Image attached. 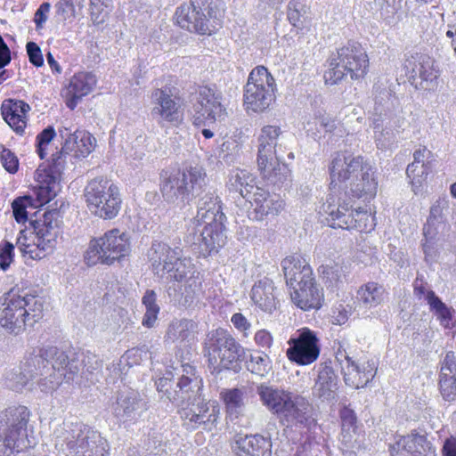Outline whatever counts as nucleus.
<instances>
[{
	"mask_svg": "<svg viewBox=\"0 0 456 456\" xmlns=\"http://www.w3.org/2000/svg\"><path fill=\"white\" fill-rule=\"evenodd\" d=\"M330 170L332 186L344 183L352 195L358 199L371 200L376 196L378 181L374 167L363 157L338 153Z\"/></svg>",
	"mask_w": 456,
	"mask_h": 456,
	"instance_id": "nucleus-1",
	"label": "nucleus"
},
{
	"mask_svg": "<svg viewBox=\"0 0 456 456\" xmlns=\"http://www.w3.org/2000/svg\"><path fill=\"white\" fill-rule=\"evenodd\" d=\"M283 135L280 126L267 125L261 128L257 136L256 162L262 177L273 185L289 181L290 170L281 162L280 151Z\"/></svg>",
	"mask_w": 456,
	"mask_h": 456,
	"instance_id": "nucleus-2",
	"label": "nucleus"
},
{
	"mask_svg": "<svg viewBox=\"0 0 456 456\" xmlns=\"http://www.w3.org/2000/svg\"><path fill=\"white\" fill-rule=\"evenodd\" d=\"M55 445L69 456H106L109 444L101 433L83 423L56 429Z\"/></svg>",
	"mask_w": 456,
	"mask_h": 456,
	"instance_id": "nucleus-3",
	"label": "nucleus"
},
{
	"mask_svg": "<svg viewBox=\"0 0 456 456\" xmlns=\"http://www.w3.org/2000/svg\"><path fill=\"white\" fill-rule=\"evenodd\" d=\"M395 101L389 90L374 86V107L370 118L379 147L394 142L395 133L403 131L407 123L402 110L395 108Z\"/></svg>",
	"mask_w": 456,
	"mask_h": 456,
	"instance_id": "nucleus-4",
	"label": "nucleus"
},
{
	"mask_svg": "<svg viewBox=\"0 0 456 456\" xmlns=\"http://www.w3.org/2000/svg\"><path fill=\"white\" fill-rule=\"evenodd\" d=\"M205 186L206 173L200 167L161 175L160 191L164 200L180 208L199 196Z\"/></svg>",
	"mask_w": 456,
	"mask_h": 456,
	"instance_id": "nucleus-5",
	"label": "nucleus"
},
{
	"mask_svg": "<svg viewBox=\"0 0 456 456\" xmlns=\"http://www.w3.org/2000/svg\"><path fill=\"white\" fill-rule=\"evenodd\" d=\"M328 69L324 73L327 84L335 85L347 75L351 79L363 78L368 72L369 58L362 45L348 41L333 52L327 60Z\"/></svg>",
	"mask_w": 456,
	"mask_h": 456,
	"instance_id": "nucleus-6",
	"label": "nucleus"
},
{
	"mask_svg": "<svg viewBox=\"0 0 456 456\" xmlns=\"http://www.w3.org/2000/svg\"><path fill=\"white\" fill-rule=\"evenodd\" d=\"M277 418L287 428H296L305 430L303 434L304 442L297 449L295 456H308V453H312L317 446V443L311 436L312 430L316 428V421L312 417L311 404L308 400L293 393Z\"/></svg>",
	"mask_w": 456,
	"mask_h": 456,
	"instance_id": "nucleus-7",
	"label": "nucleus"
},
{
	"mask_svg": "<svg viewBox=\"0 0 456 456\" xmlns=\"http://www.w3.org/2000/svg\"><path fill=\"white\" fill-rule=\"evenodd\" d=\"M27 407L19 406L0 413V456H15L28 448Z\"/></svg>",
	"mask_w": 456,
	"mask_h": 456,
	"instance_id": "nucleus-8",
	"label": "nucleus"
},
{
	"mask_svg": "<svg viewBox=\"0 0 456 456\" xmlns=\"http://www.w3.org/2000/svg\"><path fill=\"white\" fill-rule=\"evenodd\" d=\"M31 360L38 369L50 364L56 372L53 379H48L49 384L42 383V386L50 390L56 389L63 379L67 382L72 381L80 369L79 360L75 352L65 351L53 346L39 348L38 353Z\"/></svg>",
	"mask_w": 456,
	"mask_h": 456,
	"instance_id": "nucleus-9",
	"label": "nucleus"
},
{
	"mask_svg": "<svg viewBox=\"0 0 456 456\" xmlns=\"http://www.w3.org/2000/svg\"><path fill=\"white\" fill-rule=\"evenodd\" d=\"M85 197L88 209L101 218L112 219L120 210L119 189L108 179L91 180L86 187Z\"/></svg>",
	"mask_w": 456,
	"mask_h": 456,
	"instance_id": "nucleus-10",
	"label": "nucleus"
},
{
	"mask_svg": "<svg viewBox=\"0 0 456 456\" xmlns=\"http://www.w3.org/2000/svg\"><path fill=\"white\" fill-rule=\"evenodd\" d=\"M244 348L224 329L210 331L205 340L204 355L214 370L232 369Z\"/></svg>",
	"mask_w": 456,
	"mask_h": 456,
	"instance_id": "nucleus-11",
	"label": "nucleus"
},
{
	"mask_svg": "<svg viewBox=\"0 0 456 456\" xmlns=\"http://www.w3.org/2000/svg\"><path fill=\"white\" fill-rule=\"evenodd\" d=\"M130 252L129 238L118 229L106 232L102 236L91 240L86 259L89 265L97 263L112 265Z\"/></svg>",
	"mask_w": 456,
	"mask_h": 456,
	"instance_id": "nucleus-12",
	"label": "nucleus"
},
{
	"mask_svg": "<svg viewBox=\"0 0 456 456\" xmlns=\"http://www.w3.org/2000/svg\"><path fill=\"white\" fill-rule=\"evenodd\" d=\"M275 79L264 66L254 68L244 87V105L248 110L260 113L275 101Z\"/></svg>",
	"mask_w": 456,
	"mask_h": 456,
	"instance_id": "nucleus-13",
	"label": "nucleus"
},
{
	"mask_svg": "<svg viewBox=\"0 0 456 456\" xmlns=\"http://www.w3.org/2000/svg\"><path fill=\"white\" fill-rule=\"evenodd\" d=\"M188 404L180 411L183 426L190 431L202 428L211 430L217 423L220 407L216 401H205L200 394L196 400L187 401Z\"/></svg>",
	"mask_w": 456,
	"mask_h": 456,
	"instance_id": "nucleus-14",
	"label": "nucleus"
},
{
	"mask_svg": "<svg viewBox=\"0 0 456 456\" xmlns=\"http://www.w3.org/2000/svg\"><path fill=\"white\" fill-rule=\"evenodd\" d=\"M222 95L216 89L200 86L192 103V117L196 126H210L222 121L226 110L221 103Z\"/></svg>",
	"mask_w": 456,
	"mask_h": 456,
	"instance_id": "nucleus-15",
	"label": "nucleus"
},
{
	"mask_svg": "<svg viewBox=\"0 0 456 456\" xmlns=\"http://www.w3.org/2000/svg\"><path fill=\"white\" fill-rule=\"evenodd\" d=\"M403 68L410 83L417 89L432 91L437 86L439 71L433 58L421 53L408 55Z\"/></svg>",
	"mask_w": 456,
	"mask_h": 456,
	"instance_id": "nucleus-16",
	"label": "nucleus"
},
{
	"mask_svg": "<svg viewBox=\"0 0 456 456\" xmlns=\"http://www.w3.org/2000/svg\"><path fill=\"white\" fill-rule=\"evenodd\" d=\"M110 410L119 425L128 427L136 423L146 412L148 403L138 391L125 388L118 393Z\"/></svg>",
	"mask_w": 456,
	"mask_h": 456,
	"instance_id": "nucleus-17",
	"label": "nucleus"
},
{
	"mask_svg": "<svg viewBox=\"0 0 456 456\" xmlns=\"http://www.w3.org/2000/svg\"><path fill=\"white\" fill-rule=\"evenodd\" d=\"M288 345L289 348L286 350L288 359L301 366L314 362L321 353L316 333L306 327L298 329L290 337Z\"/></svg>",
	"mask_w": 456,
	"mask_h": 456,
	"instance_id": "nucleus-18",
	"label": "nucleus"
},
{
	"mask_svg": "<svg viewBox=\"0 0 456 456\" xmlns=\"http://www.w3.org/2000/svg\"><path fill=\"white\" fill-rule=\"evenodd\" d=\"M151 116L161 126H178L183 120V110L178 99L168 87L157 88L151 93Z\"/></svg>",
	"mask_w": 456,
	"mask_h": 456,
	"instance_id": "nucleus-19",
	"label": "nucleus"
},
{
	"mask_svg": "<svg viewBox=\"0 0 456 456\" xmlns=\"http://www.w3.org/2000/svg\"><path fill=\"white\" fill-rule=\"evenodd\" d=\"M225 220L202 223V229L192 227L193 243L199 244L204 254L216 253L226 243Z\"/></svg>",
	"mask_w": 456,
	"mask_h": 456,
	"instance_id": "nucleus-20",
	"label": "nucleus"
},
{
	"mask_svg": "<svg viewBox=\"0 0 456 456\" xmlns=\"http://www.w3.org/2000/svg\"><path fill=\"white\" fill-rule=\"evenodd\" d=\"M177 24L190 32L210 35L216 30L215 20L207 19L206 15L192 3L181 4L175 12Z\"/></svg>",
	"mask_w": 456,
	"mask_h": 456,
	"instance_id": "nucleus-21",
	"label": "nucleus"
},
{
	"mask_svg": "<svg viewBox=\"0 0 456 456\" xmlns=\"http://www.w3.org/2000/svg\"><path fill=\"white\" fill-rule=\"evenodd\" d=\"M182 252L183 250L179 247L171 248L165 242L153 241L148 250V258L152 272L159 277H164L167 271L173 268L172 264L180 259Z\"/></svg>",
	"mask_w": 456,
	"mask_h": 456,
	"instance_id": "nucleus-22",
	"label": "nucleus"
},
{
	"mask_svg": "<svg viewBox=\"0 0 456 456\" xmlns=\"http://www.w3.org/2000/svg\"><path fill=\"white\" fill-rule=\"evenodd\" d=\"M59 134L63 140V149L73 152L77 159L86 158L96 145L95 138L87 131L61 126Z\"/></svg>",
	"mask_w": 456,
	"mask_h": 456,
	"instance_id": "nucleus-23",
	"label": "nucleus"
},
{
	"mask_svg": "<svg viewBox=\"0 0 456 456\" xmlns=\"http://www.w3.org/2000/svg\"><path fill=\"white\" fill-rule=\"evenodd\" d=\"M61 175L56 174L51 167H39L35 174L37 184L33 188L37 200H32L30 195V208H37L52 200L55 195L54 189Z\"/></svg>",
	"mask_w": 456,
	"mask_h": 456,
	"instance_id": "nucleus-24",
	"label": "nucleus"
},
{
	"mask_svg": "<svg viewBox=\"0 0 456 456\" xmlns=\"http://www.w3.org/2000/svg\"><path fill=\"white\" fill-rule=\"evenodd\" d=\"M248 202L252 208V219L257 221L263 220L268 215L276 216L284 208V202L278 194H271L261 187L256 189Z\"/></svg>",
	"mask_w": 456,
	"mask_h": 456,
	"instance_id": "nucleus-25",
	"label": "nucleus"
},
{
	"mask_svg": "<svg viewBox=\"0 0 456 456\" xmlns=\"http://www.w3.org/2000/svg\"><path fill=\"white\" fill-rule=\"evenodd\" d=\"M290 288L293 289L290 293L291 300L298 308L304 311L321 308L324 297L315 280Z\"/></svg>",
	"mask_w": 456,
	"mask_h": 456,
	"instance_id": "nucleus-26",
	"label": "nucleus"
},
{
	"mask_svg": "<svg viewBox=\"0 0 456 456\" xmlns=\"http://www.w3.org/2000/svg\"><path fill=\"white\" fill-rule=\"evenodd\" d=\"M222 211L221 201L215 191H208L200 198L197 206V215L191 220L194 229L200 227L202 223L225 220Z\"/></svg>",
	"mask_w": 456,
	"mask_h": 456,
	"instance_id": "nucleus-27",
	"label": "nucleus"
},
{
	"mask_svg": "<svg viewBox=\"0 0 456 456\" xmlns=\"http://www.w3.org/2000/svg\"><path fill=\"white\" fill-rule=\"evenodd\" d=\"M338 379L330 362H322L318 366V376L314 387V393L322 401L333 402L337 398Z\"/></svg>",
	"mask_w": 456,
	"mask_h": 456,
	"instance_id": "nucleus-28",
	"label": "nucleus"
},
{
	"mask_svg": "<svg viewBox=\"0 0 456 456\" xmlns=\"http://www.w3.org/2000/svg\"><path fill=\"white\" fill-rule=\"evenodd\" d=\"M322 210L330 216L328 222L331 227L348 230L354 211L351 200L339 199L336 203L335 198L330 195L322 206Z\"/></svg>",
	"mask_w": 456,
	"mask_h": 456,
	"instance_id": "nucleus-29",
	"label": "nucleus"
},
{
	"mask_svg": "<svg viewBox=\"0 0 456 456\" xmlns=\"http://www.w3.org/2000/svg\"><path fill=\"white\" fill-rule=\"evenodd\" d=\"M167 293L175 304L190 306L200 299L202 293L201 280L198 275H191L183 281V284L169 286Z\"/></svg>",
	"mask_w": 456,
	"mask_h": 456,
	"instance_id": "nucleus-30",
	"label": "nucleus"
},
{
	"mask_svg": "<svg viewBox=\"0 0 456 456\" xmlns=\"http://www.w3.org/2000/svg\"><path fill=\"white\" fill-rule=\"evenodd\" d=\"M376 371L377 367L373 361H367L362 364L353 361L348 363V367L346 365L341 369L346 385L354 389L365 387L372 380Z\"/></svg>",
	"mask_w": 456,
	"mask_h": 456,
	"instance_id": "nucleus-31",
	"label": "nucleus"
},
{
	"mask_svg": "<svg viewBox=\"0 0 456 456\" xmlns=\"http://www.w3.org/2000/svg\"><path fill=\"white\" fill-rule=\"evenodd\" d=\"M97 83L96 76L88 71L76 73L67 87V106L73 110L77 101L90 94Z\"/></svg>",
	"mask_w": 456,
	"mask_h": 456,
	"instance_id": "nucleus-32",
	"label": "nucleus"
},
{
	"mask_svg": "<svg viewBox=\"0 0 456 456\" xmlns=\"http://www.w3.org/2000/svg\"><path fill=\"white\" fill-rule=\"evenodd\" d=\"M234 451L237 456H271L272 444L261 435L237 436Z\"/></svg>",
	"mask_w": 456,
	"mask_h": 456,
	"instance_id": "nucleus-33",
	"label": "nucleus"
},
{
	"mask_svg": "<svg viewBox=\"0 0 456 456\" xmlns=\"http://www.w3.org/2000/svg\"><path fill=\"white\" fill-rule=\"evenodd\" d=\"M256 391L262 404L276 417L293 395L289 390L266 383L258 385Z\"/></svg>",
	"mask_w": 456,
	"mask_h": 456,
	"instance_id": "nucleus-34",
	"label": "nucleus"
},
{
	"mask_svg": "<svg viewBox=\"0 0 456 456\" xmlns=\"http://www.w3.org/2000/svg\"><path fill=\"white\" fill-rule=\"evenodd\" d=\"M439 388L446 401H453L456 397V361L453 352L446 353L441 362L439 374Z\"/></svg>",
	"mask_w": 456,
	"mask_h": 456,
	"instance_id": "nucleus-35",
	"label": "nucleus"
},
{
	"mask_svg": "<svg viewBox=\"0 0 456 456\" xmlns=\"http://www.w3.org/2000/svg\"><path fill=\"white\" fill-rule=\"evenodd\" d=\"M26 107H28L23 101L5 100L1 106V113L4 120L18 134H23L27 127Z\"/></svg>",
	"mask_w": 456,
	"mask_h": 456,
	"instance_id": "nucleus-36",
	"label": "nucleus"
},
{
	"mask_svg": "<svg viewBox=\"0 0 456 456\" xmlns=\"http://www.w3.org/2000/svg\"><path fill=\"white\" fill-rule=\"evenodd\" d=\"M220 399L224 403L226 418L230 421L238 420L244 415L247 406L244 390L237 387L223 389L220 392Z\"/></svg>",
	"mask_w": 456,
	"mask_h": 456,
	"instance_id": "nucleus-37",
	"label": "nucleus"
},
{
	"mask_svg": "<svg viewBox=\"0 0 456 456\" xmlns=\"http://www.w3.org/2000/svg\"><path fill=\"white\" fill-rule=\"evenodd\" d=\"M250 297L260 309L266 313L271 314L277 307L273 282L269 278L265 277L254 284Z\"/></svg>",
	"mask_w": 456,
	"mask_h": 456,
	"instance_id": "nucleus-38",
	"label": "nucleus"
},
{
	"mask_svg": "<svg viewBox=\"0 0 456 456\" xmlns=\"http://www.w3.org/2000/svg\"><path fill=\"white\" fill-rule=\"evenodd\" d=\"M202 379L196 373L194 366L185 363L182 364V374L176 383L179 396H183L185 401L196 400L202 389Z\"/></svg>",
	"mask_w": 456,
	"mask_h": 456,
	"instance_id": "nucleus-39",
	"label": "nucleus"
},
{
	"mask_svg": "<svg viewBox=\"0 0 456 456\" xmlns=\"http://www.w3.org/2000/svg\"><path fill=\"white\" fill-rule=\"evenodd\" d=\"M196 327L191 320H175L168 325L165 339L180 345L191 344L195 340Z\"/></svg>",
	"mask_w": 456,
	"mask_h": 456,
	"instance_id": "nucleus-40",
	"label": "nucleus"
},
{
	"mask_svg": "<svg viewBox=\"0 0 456 456\" xmlns=\"http://www.w3.org/2000/svg\"><path fill=\"white\" fill-rule=\"evenodd\" d=\"M426 438L418 433L400 436L395 444L390 445L392 456H420Z\"/></svg>",
	"mask_w": 456,
	"mask_h": 456,
	"instance_id": "nucleus-41",
	"label": "nucleus"
},
{
	"mask_svg": "<svg viewBox=\"0 0 456 456\" xmlns=\"http://www.w3.org/2000/svg\"><path fill=\"white\" fill-rule=\"evenodd\" d=\"M386 296L387 291L384 286L375 281H369L362 285L356 293L358 303L366 309L381 305Z\"/></svg>",
	"mask_w": 456,
	"mask_h": 456,
	"instance_id": "nucleus-42",
	"label": "nucleus"
},
{
	"mask_svg": "<svg viewBox=\"0 0 456 456\" xmlns=\"http://www.w3.org/2000/svg\"><path fill=\"white\" fill-rule=\"evenodd\" d=\"M229 185L248 201L253 197L256 189L260 188L256 185V176L244 169H237L231 173Z\"/></svg>",
	"mask_w": 456,
	"mask_h": 456,
	"instance_id": "nucleus-43",
	"label": "nucleus"
},
{
	"mask_svg": "<svg viewBox=\"0 0 456 456\" xmlns=\"http://www.w3.org/2000/svg\"><path fill=\"white\" fill-rule=\"evenodd\" d=\"M39 222L30 219V233H36L33 238V244H30V258L41 259L45 256L46 252L53 248L51 240L45 239L44 229L37 231Z\"/></svg>",
	"mask_w": 456,
	"mask_h": 456,
	"instance_id": "nucleus-44",
	"label": "nucleus"
},
{
	"mask_svg": "<svg viewBox=\"0 0 456 456\" xmlns=\"http://www.w3.org/2000/svg\"><path fill=\"white\" fill-rule=\"evenodd\" d=\"M319 273L328 287H337L346 277V267L341 262H329L319 267Z\"/></svg>",
	"mask_w": 456,
	"mask_h": 456,
	"instance_id": "nucleus-45",
	"label": "nucleus"
},
{
	"mask_svg": "<svg viewBox=\"0 0 456 456\" xmlns=\"http://www.w3.org/2000/svg\"><path fill=\"white\" fill-rule=\"evenodd\" d=\"M281 266L287 285L294 287L297 273L302 272L310 265L301 256L293 255L285 257L281 262Z\"/></svg>",
	"mask_w": 456,
	"mask_h": 456,
	"instance_id": "nucleus-46",
	"label": "nucleus"
},
{
	"mask_svg": "<svg viewBox=\"0 0 456 456\" xmlns=\"http://www.w3.org/2000/svg\"><path fill=\"white\" fill-rule=\"evenodd\" d=\"M142 303L145 308V314L142 323L147 328H151L154 326L160 311V308L157 304L156 292L152 289L146 290L142 298Z\"/></svg>",
	"mask_w": 456,
	"mask_h": 456,
	"instance_id": "nucleus-47",
	"label": "nucleus"
},
{
	"mask_svg": "<svg viewBox=\"0 0 456 456\" xmlns=\"http://www.w3.org/2000/svg\"><path fill=\"white\" fill-rule=\"evenodd\" d=\"M246 366L251 373L265 377L272 370V361L265 352L256 351L247 360Z\"/></svg>",
	"mask_w": 456,
	"mask_h": 456,
	"instance_id": "nucleus-48",
	"label": "nucleus"
},
{
	"mask_svg": "<svg viewBox=\"0 0 456 456\" xmlns=\"http://www.w3.org/2000/svg\"><path fill=\"white\" fill-rule=\"evenodd\" d=\"M362 446V436L357 429L341 430L340 449L345 456H354L356 451Z\"/></svg>",
	"mask_w": 456,
	"mask_h": 456,
	"instance_id": "nucleus-49",
	"label": "nucleus"
},
{
	"mask_svg": "<svg viewBox=\"0 0 456 456\" xmlns=\"http://www.w3.org/2000/svg\"><path fill=\"white\" fill-rule=\"evenodd\" d=\"M173 268L170 271H167L166 274H168L167 279L177 282H183L189 276L195 275L194 265L191 260L187 257L180 256L179 260H175L173 264Z\"/></svg>",
	"mask_w": 456,
	"mask_h": 456,
	"instance_id": "nucleus-50",
	"label": "nucleus"
},
{
	"mask_svg": "<svg viewBox=\"0 0 456 456\" xmlns=\"http://www.w3.org/2000/svg\"><path fill=\"white\" fill-rule=\"evenodd\" d=\"M56 136V132L53 126L45 127L36 137V152L41 159L47 157L52 149V142Z\"/></svg>",
	"mask_w": 456,
	"mask_h": 456,
	"instance_id": "nucleus-51",
	"label": "nucleus"
},
{
	"mask_svg": "<svg viewBox=\"0 0 456 456\" xmlns=\"http://www.w3.org/2000/svg\"><path fill=\"white\" fill-rule=\"evenodd\" d=\"M28 364L24 362L22 365L13 368L7 375V386L15 391H20L25 387L28 379Z\"/></svg>",
	"mask_w": 456,
	"mask_h": 456,
	"instance_id": "nucleus-52",
	"label": "nucleus"
},
{
	"mask_svg": "<svg viewBox=\"0 0 456 456\" xmlns=\"http://www.w3.org/2000/svg\"><path fill=\"white\" fill-rule=\"evenodd\" d=\"M374 217L370 216L366 210L354 208V215L352 216V224L349 225L348 230L355 229L361 232H370L374 229Z\"/></svg>",
	"mask_w": 456,
	"mask_h": 456,
	"instance_id": "nucleus-53",
	"label": "nucleus"
},
{
	"mask_svg": "<svg viewBox=\"0 0 456 456\" xmlns=\"http://www.w3.org/2000/svg\"><path fill=\"white\" fill-rule=\"evenodd\" d=\"M441 201L437 200L430 208L429 216L427 220V224L423 228V234H428L431 236H436L438 234V227L443 224Z\"/></svg>",
	"mask_w": 456,
	"mask_h": 456,
	"instance_id": "nucleus-54",
	"label": "nucleus"
},
{
	"mask_svg": "<svg viewBox=\"0 0 456 456\" xmlns=\"http://www.w3.org/2000/svg\"><path fill=\"white\" fill-rule=\"evenodd\" d=\"M169 376H171V373H167V376L159 378L156 381L158 391L163 393L166 398L173 403L177 405L184 403L185 399L183 396H179L180 393H178V390L171 389L172 381Z\"/></svg>",
	"mask_w": 456,
	"mask_h": 456,
	"instance_id": "nucleus-55",
	"label": "nucleus"
},
{
	"mask_svg": "<svg viewBox=\"0 0 456 456\" xmlns=\"http://www.w3.org/2000/svg\"><path fill=\"white\" fill-rule=\"evenodd\" d=\"M406 174L408 178L411 180L412 186L419 188L421 186L428 174V165L411 163L407 167Z\"/></svg>",
	"mask_w": 456,
	"mask_h": 456,
	"instance_id": "nucleus-56",
	"label": "nucleus"
},
{
	"mask_svg": "<svg viewBox=\"0 0 456 456\" xmlns=\"http://www.w3.org/2000/svg\"><path fill=\"white\" fill-rule=\"evenodd\" d=\"M69 150L63 149L62 145L60 151L52 154L51 163L48 166L51 167L56 174L61 175L68 167L69 159H72L73 156H71Z\"/></svg>",
	"mask_w": 456,
	"mask_h": 456,
	"instance_id": "nucleus-57",
	"label": "nucleus"
},
{
	"mask_svg": "<svg viewBox=\"0 0 456 456\" xmlns=\"http://www.w3.org/2000/svg\"><path fill=\"white\" fill-rule=\"evenodd\" d=\"M240 150V146L237 140L234 138H228L222 143L218 157L226 163H231L239 155Z\"/></svg>",
	"mask_w": 456,
	"mask_h": 456,
	"instance_id": "nucleus-58",
	"label": "nucleus"
},
{
	"mask_svg": "<svg viewBox=\"0 0 456 456\" xmlns=\"http://www.w3.org/2000/svg\"><path fill=\"white\" fill-rule=\"evenodd\" d=\"M305 13L306 9L302 3L297 0H291L289 3L288 19L293 26L297 27L303 24V20L305 18Z\"/></svg>",
	"mask_w": 456,
	"mask_h": 456,
	"instance_id": "nucleus-59",
	"label": "nucleus"
},
{
	"mask_svg": "<svg viewBox=\"0 0 456 456\" xmlns=\"http://www.w3.org/2000/svg\"><path fill=\"white\" fill-rule=\"evenodd\" d=\"M28 206V195L16 198L12 203V213L18 223L24 224L28 220L27 208Z\"/></svg>",
	"mask_w": 456,
	"mask_h": 456,
	"instance_id": "nucleus-60",
	"label": "nucleus"
},
{
	"mask_svg": "<svg viewBox=\"0 0 456 456\" xmlns=\"http://www.w3.org/2000/svg\"><path fill=\"white\" fill-rule=\"evenodd\" d=\"M436 236L424 234L422 248H423V253L425 255V260L428 263L435 262L438 256V250L436 248Z\"/></svg>",
	"mask_w": 456,
	"mask_h": 456,
	"instance_id": "nucleus-61",
	"label": "nucleus"
},
{
	"mask_svg": "<svg viewBox=\"0 0 456 456\" xmlns=\"http://www.w3.org/2000/svg\"><path fill=\"white\" fill-rule=\"evenodd\" d=\"M0 160L3 167L9 173H15L18 170V159L14 154L8 149H4L0 155Z\"/></svg>",
	"mask_w": 456,
	"mask_h": 456,
	"instance_id": "nucleus-62",
	"label": "nucleus"
},
{
	"mask_svg": "<svg viewBox=\"0 0 456 456\" xmlns=\"http://www.w3.org/2000/svg\"><path fill=\"white\" fill-rule=\"evenodd\" d=\"M316 117L319 118L321 130L326 133H333L338 128L336 120L331 118L323 110H316Z\"/></svg>",
	"mask_w": 456,
	"mask_h": 456,
	"instance_id": "nucleus-63",
	"label": "nucleus"
},
{
	"mask_svg": "<svg viewBox=\"0 0 456 456\" xmlns=\"http://www.w3.org/2000/svg\"><path fill=\"white\" fill-rule=\"evenodd\" d=\"M341 430L357 429L356 416L353 410L344 407L340 411Z\"/></svg>",
	"mask_w": 456,
	"mask_h": 456,
	"instance_id": "nucleus-64",
	"label": "nucleus"
}]
</instances>
